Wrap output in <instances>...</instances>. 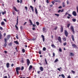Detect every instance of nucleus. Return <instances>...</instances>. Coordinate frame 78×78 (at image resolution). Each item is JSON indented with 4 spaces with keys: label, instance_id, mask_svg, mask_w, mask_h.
Segmentation results:
<instances>
[{
    "label": "nucleus",
    "instance_id": "nucleus-1",
    "mask_svg": "<svg viewBox=\"0 0 78 78\" xmlns=\"http://www.w3.org/2000/svg\"><path fill=\"white\" fill-rule=\"evenodd\" d=\"M16 72L17 74L18 75L19 74V71L20 70V67H17L16 68Z\"/></svg>",
    "mask_w": 78,
    "mask_h": 78
},
{
    "label": "nucleus",
    "instance_id": "nucleus-2",
    "mask_svg": "<svg viewBox=\"0 0 78 78\" xmlns=\"http://www.w3.org/2000/svg\"><path fill=\"white\" fill-rule=\"evenodd\" d=\"M67 14L68 15V16H67V18L69 19H70V17H72V16L70 14H69V13H68V12H66L65 13V15H67Z\"/></svg>",
    "mask_w": 78,
    "mask_h": 78
},
{
    "label": "nucleus",
    "instance_id": "nucleus-3",
    "mask_svg": "<svg viewBox=\"0 0 78 78\" xmlns=\"http://www.w3.org/2000/svg\"><path fill=\"white\" fill-rule=\"evenodd\" d=\"M29 21L30 22V25H33V27H34H34H36V25H34V24H33V23L32 22V21H31V20H29Z\"/></svg>",
    "mask_w": 78,
    "mask_h": 78
},
{
    "label": "nucleus",
    "instance_id": "nucleus-4",
    "mask_svg": "<svg viewBox=\"0 0 78 78\" xmlns=\"http://www.w3.org/2000/svg\"><path fill=\"white\" fill-rule=\"evenodd\" d=\"M4 39L5 43L4 44L3 46L4 47H6L7 46V44H6L7 43V41H6V38H5Z\"/></svg>",
    "mask_w": 78,
    "mask_h": 78
},
{
    "label": "nucleus",
    "instance_id": "nucleus-5",
    "mask_svg": "<svg viewBox=\"0 0 78 78\" xmlns=\"http://www.w3.org/2000/svg\"><path fill=\"white\" fill-rule=\"evenodd\" d=\"M64 33H65V35L66 36V37H68V32H67V31L66 30H65L64 31Z\"/></svg>",
    "mask_w": 78,
    "mask_h": 78
},
{
    "label": "nucleus",
    "instance_id": "nucleus-6",
    "mask_svg": "<svg viewBox=\"0 0 78 78\" xmlns=\"http://www.w3.org/2000/svg\"><path fill=\"white\" fill-rule=\"evenodd\" d=\"M58 40L60 43H62V40L60 37H58Z\"/></svg>",
    "mask_w": 78,
    "mask_h": 78
},
{
    "label": "nucleus",
    "instance_id": "nucleus-7",
    "mask_svg": "<svg viewBox=\"0 0 78 78\" xmlns=\"http://www.w3.org/2000/svg\"><path fill=\"white\" fill-rule=\"evenodd\" d=\"M71 30H72V31H73V34H74L75 31L74 30V28H73V27L71 26Z\"/></svg>",
    "mask_w": 78,
    "mask_h": 78
},
{
    "label": "nucleus",
    "instance_id": "nucleus-8",
    "mask_svg": "<svg viewBox=\"0 0 78 78\" xmlns=\"http://www.w3.org/2000/svg\"><path fill=\"white\" fill-rule=\"evenodd\" d=\"M27 64L28 66H29V65H30V61L29 60V59H27Z\"/></svg>",
    "mask_w": 78,
    "mask_h": 78
},
{
    "label": "nucleus",
    "instance_id": "nucleus-9",
    "mask_svg": "<svg viewBox=\"0 0 78 78\" xmlns=\"http://www.w3.org/2000/svg\"><path fill=\"white\" fill-rule=\"evenodd\" d=\"M11 37V35H8L7 36V38H6V41H8L9 39V38H10V37Z\"/></svg>",
    "mask_w": 78,
    "mask_h": 78
},
{
    "label": "nucleus",
    "instance_id": "nucleus-10",
    "mask_svg": "<svg viewBox=\"0 0 78 78\" xmlns=\"http://www.w3.org/2000/svg\"><path fill=\"white\" fill-rule=\"evenodd\" d=\"M46 32H47V31H46V28H45V27H43V32L46 33Z\"/></svg>",
    "mask_w": 78,
    "mask_h": 78
},
{
    "label": "nucleus",
    "instance_id": "nucleus-11",
    "mask_svg": "<svg viewBox=\"0 0 78 78\" xmlns=\"http://www.w3.org/2000/svg\"><path fill=\"white\" fill-rule=\"evenodd\" d=\"M13 9L15 11H16V12H19V10L17 9L16 7H15V6L13 7Z\"/></svg>",
    "mask_w": 78,
    "mask_h": 78
},
{
    "label": "nucleus",
    "instance_id": "nucleus-12",
    "mask_svg": "<svg viewBox=\"0 0 78 78\" xmlns=\"http://www.w3.org/2000/svg\"><path fill=\"white\" fill-rule=\"evenodd\" d=\"M41 36L42 38L43 42H45V37L43 35H42Z\"/></svg>",
    "mask_w": 78,
    "mask_h": 78
},
{
    "label": "nucleus",
    "instance_id": "nucleus-13",
    "mask_svg": "<svg viewBox=\"0 0 78 78\" xmlns=\"http://www.w3.org/2000/svg\"><path fill=\"white\" fill-rule=\"evenodd\" d=\"M72 14L74 16H76V12L75 11H74L73 12Z\"/></svg>",
    "mask_w": 78,
    "mask_h": 78
},
{
    "label": "nucleus",
    "instance_id": "nucleus-14",
    "mask_svg": "<svg viewBox=\"0 0 78 78\" xmlns=\"http://www.w3.org/2000/svg\"><path fill=\"white\" fill-rule=\"evenodd\" d=\"M40 69L41 72H43L44 71V68L42 66H41L39 68Z\"/></svg>",
    "mask_w": 78,
    "mask_h": 78
},
{
    "label": "nucleus",
    "instance_id": "nucleus-15",
    "mask_svg": "<svg viewBox=\"0 0 78 78\" xmlns=\"http://www.w3.org/2000/svg\"><path fill=\"white\" fill-rule=\"evenodd\" d=\"M61 28H60V32L61 33H62L63 32V27H62V26H61Z\"/></svg>",
    "mask_w": 78,
    "mask_h": 78
},
{
    "label": "nucleus",
    "instance_id": "nucleus-16",
    "mask_svg": "<svg viewBox=\"0 0 78 78\" xmlns=\"http://www.w3.org/2000/svg\"><path fill=\"white\" fill-rule=\"evenodd\" d=\"M72 46L73 47V48H77V46L76 45V44H72Z\"/></svg>",
    "mask_w": 78,
    "mask_h": 78
},
{
    "label": "nucleus",
    "instance_id": "nucleus-17",
    "mask_svg": "<svg viewBox=\"0 0 78 78\" xmlns=\"http://www.w3.org/2000/svg\"><path fill=\"white\" fill-rule=\"evenodd\" d=\"M63 11H64V9H62V10H61V9H60L58 10V12L59 13L60 12H62Z\"/></svg>",
    "mask_w": 78,
    "mask_h": 78
},
{
    "label": "nucleus",
    "instance_id": "nucleus-18",
    "mask_svg": "<svg viewBox=\"0 0 78 78\" xmlns=\"http://www.w3.org/2000/svg\"><path fill=\"white\" fill-rule=\"evenodd\" d=\"M30 7L31 8V10H32V12L34 11V7L32 6V5H30Z\"/></svg>",
    "mask_w": 78,
    "mask_h": 78
},
{
    "label": "nucleus",
    "instance_id": "nucleus-19",
    "mask_svg": "<svg viewBox=\"0 0 78 78\" xmlns=\"http://www.w3.org/2000/svg\"><path fill=\"white\" fill-rule=\"evenodd\" d=\"M31 69H33V66L30 65L29 68V70H31Z\"/></svg>",
    "mask_w": 78,
    "mask_h": 78
},
{
    "label": "nucleus",
    "instance_id": "nucleus-20",
    "mask_svg": "<svg viewBox=\"0 0 78 78\" xmlns=\"http://www.w3.org/2000/svg\"><path fill=\"white\" fill-rule=\"evenodd\" d=\"M6 66L7 68H9V63H7L6 64Z\"/></svg>",
    "mask_w": 78,
    "mask_h": 78
},
{
    "label": "nucleus",
    "instance_id": "nucleus-21",
    "mask_svg": "<svg viewBox=\"0 0 78 78\" xmlns=\"http://www.w3.org/2000/svg\"><path fill=\"white\" fill-rule=\"evenodd\" d=\"M35 11L36 14H37V8H36V7L35 8Z\"/></svg>",
    "mask_w": 78,
    "mask_h": 78
},
{
    "label": "nucleus",
    "instance_id": "nucleus-22",
    "mask_svg": "<svg viewBox=\"0 0 78 78\" xmlns=\"http://www.w3.org/2000/svg\"><path fill=\"white\" fill-rule=\"evenodd\" d=\"M1 25L2 26L5 25V22H2L1 23Z\"/></svg>",
    "mask_w": 78,
    "mask_h": 78
},
{
    "label": "nucleus",
    "instance_id": "nucleus-23",
    "mask_svg": "<svg viewBox=\"0 0 78 78\" xmlns=\"http://www.w3.org/2000/svg\"><path fill=\"white\" fill-rule=\"evenodd\" d=\"M51 46L53 48H56V46H55V45H54V44H53L51 45Z\"/></svg>",
    "mask_w": 78,
    "mask_h": 78
},
{
    "label": "nucleus",
    "instance_id": "nucleus-24",
    "mask_svg": "<svg viewBox=\"0 0 78 78\" xmlns=\"http://www.w3.org/2000/svg\"><path fill=\"white\" fill-rule=\"evenodd\" d=\"M14 42L15 44H16L19 45V42H18V41H14Z\"/></svg>",
    "mask_w": 78,
    "mask_h": 78
},
{
    "label": "nucleus",
    "instance_id": "nucleus-25",
    "mask_svg": "<svg viewBox=\"0 0 78 78\" xmlns=\"http://www.w3.org/2000/svg\"><path fill=\"white\" fill-rule=\"evenodd\" d=\"M3 37V35H2V34L1 33H0V39H2V37Z\"/></svg>",
    "mask_w": 78,
    "mask_h": 78
},
{
    "label": "nucleus",
    "instance_id": "nucleus-26",
    "mask_svg": "<svg viewBox=\"0 0 78 78\" xmlns=\"http://www.w3.org/2000/svg\"><path fill=\"white\" fill-rule=\"evenodd\" d=\"M70 55L71 56H74V54L72 52L70 53Z\"/></svg>",
    "mask_w": 78,
    "mask_h": 78
},
{
    "label": "nucleus",
    "instance_id": "nucleus-27",
    "mask_svg": "<svg viewBox=\"0 0 78 78\" xmlns=\"http://www.w3.org/2000/svg\"><path fill=\"white\" fill-rule=\"evenodd\" d=\"M71 37H72L73 41H74V37H73V35H72Z\"/></svg>",
    "mask_w": 78,
    "mask_h": 78
},
{
    "label": "nucleus",
    "instance_id": "nucleus-28",
    "mask_svg": "<svg viewBox=\"0 0 78 78\" xmlns=\"http://www.w3.org/2000/svg\"><path fill=\"white\" fill-rule=\"evenodd\" d=\"M15 27H16V30H19V28H18V27H17V26L15 25Z\"/></svg>",
    "mask_w": 78,
    "mask_h": 78
},
{
    "label": "nucleus",
    "instance_id": "nucleus-29",
    "mask_svg": "<svg viewBox=\"0 0 78 78\" xmlns=\"http://www.w3.org/2000/svg\"><path fill=\"white\" fill-rule=\"evenodd\" d=\"M44 61L45 62L46 64H48V63L47 62L46 58H44Z\"/></svg>",
    "mask_w": 78,
    "mask_h": 78
},
{
    "label": "nucleus",
    "instance_id": "nucleus-30",
    "mask_svg": "<svg viewBox=\"0 0 78 78\" xmlns=\"http://www.w3.org/2000/svg\"><path fill=\"white\" fill-rule=\"evenodd\" d=\"M36 24L37 26H39V23L38 22H36Z\"/></svg>",
    "mask_w": 78,
    "mask_h": 78
},
{
    "label": "nucleus",
    "instance_id": "nucleus-31",
    "mask_svg": "<svg viewBox=\"0 0 78 78\" xmlns=\"http://www.w3.org/2000/svg\"><path fill=\"white\" fill-rule=\"evenodd\" d=\"M6 11H4V12H2V15H4L5 14H6Z\"/></svg>",
    "mask_w": 78,
    "mask_h": 78
},
{
    "label": "nucleus",
    "instance_id": "nucleus-32",
    "mask_svg": "<svg viewBox=\"0 0 78 78\" xmlns=\"http://www.w3.org/2000/svg\"><path fill=\"white\" fill-rule=\"evenodd\" d=\"M70 26V24H68L67 25V28H69V27Z\"/></svg>",
    "mask_w": 78,
    "mask_h": 78
},
{
    "label": "nucleus",
    "instance_id": "nucleus-33",
    "mask_svg": "<svg viewBox=\"0 0 78 78\" xmlns=\"http://www.w3.org/2000/svg\"><path fill=\"white\" fill-rule=\"evenodd\" d=\"M22 51L23 53H25V49H22Z\"/></svg>",
    "mask_w": 78,
    "mask_h": 78
},
{
    "label": "nucleus",
    "instance_id": "nucleus-34",
    "mask_svg": "<svg viewBox=\"0 0 78 78\" xmlns=\"http://www.w3.org/2000/svg\"><path fill=\"white\" fill-rule=\"evenodd\" d=\"M72 21L73 22H76V19H73Z\"/></svg>",
    "mask_w": 78,
    "mask_h": 78
},
{
    "label": "nucleus",
    "instance_id": "nucleus-35",
    "mask_svg": "<svg viewBox=\"0 0 78 78\" xmlns=\"http://www.w3.org/2000/svg\"><path fill=\"white\" fill-rule=\"evenodd\" d=\"M43 51H45V50H46V48H45V47H43Z\"/></svg>",
    "mask_w": 78,
    "mask_h": 78
},
{
    "label": "nucleus",
    "instance_id": "nucleus-36",
    "mask_svg": "<svg viewBox=\"0 0 78 78\" xmlns=\"http://www.w3.org/2000/svg\"><path fill=\"white\" fill-rule=\"evenodd\" d=\"M61 76L62 78H65V76H64V74H62Z\"/></svg>",
    "mask_w": 78,
    "mask_h": 78
},
{
    "label": "nucleus",
    "instance_id": "nucleus-37",
    "mask_svg": "<svg viewBox=\"0 0 78 78\" xmlns=\"http://www.w3.org/2000/svg\"><path fill=\"white\" fill-rule=\"evenodd\" d=\"M55 16H56L57 17H59V14H55Z\"/></svg>",
    "mask_w": 78,
    "mask_h": 78
},
{
    "label": "nucleus",
    "instance_id": "nucleus-38",
    "mask_svg": "<svg viewBox=\"0 0 78 78\" xmlns=\"http://www.w3.org/2000/svg\"><path fill=\"white\" fill-rule=\"evenodd\" d=\"M62 6L63 7H65V4L64 2H62Z\"/></svg>",
    "mask_w": 78,
    "mask_h": 78
},
{
    "label": "nucleus",
    "instance_id": "nucleus-39",
    "mask_svg": "<svg viewBox=\"0 0 78 78\" xmlns=\"http://www.w3.org/2000/svg\"><path fill=\"white\" fill-rule=\"evenodd\" d=\"M63 40L64 41H66V38H65V37L63 38Z\"/></svg>",
    "mask_w": 78,
    "mask_h": 78
},
{
    "label": "nucleus",
    "instance_id": "nucleus-40",
    "mask_svg": "<svg viewBox=\"0 0 78 78\" xmlns=\"http://www.w3.org/2000/svg\"><path fill=\"white\" fill-rule=\"evenodd\" d=\"M23 69H24V67H23V66H22L21 68V70H23Z\"/></svg>",
    "mask_w": 78,
    "mask_h": 78
},
{
    "label": "nucleus",
    "instance_id": "nucleus-41",
    "mask_svg": "<svg viewBox=\"0 0 78 78\" xmlns=\"http://www.w3.org/2000/svg\"><path fill=\"white\" fill-rule=\"evenodd\" d=\"M66 45H67V43H66V42H65L63 43V45H64V46Z\"/></svg>",
    "mask_w": 78,
    "mask_h": 78
},
{
    "label": "nucleus",
    "instance_id": "nucleus-42",
    "mask_svg": "<svg viewBox=\"0 0 78 78\" xmlns=\"http://www.w3.org/2000/svg\"><path fill=\"white\" fill-rule=\"evenodd\" d=\"M59 51L60 52H62V49H61V48H59Z\"/></svg>",
    "mask_w": 78,
    "mask_h": 78
},
{
    "label": "nucleus",
    "instance_id": "nucleus-43",
    "mask_svg": "<svg viewBox=\"0 0 78 78\" xmlns=\"http://www.w3.org/2000/svg\"><path fill=\"white\" fill-rule=\"evenodd\" d=\"M9 46H12V43H10L9 44Z\"/></svg>",
    "mask_w": 78,
    "mask_h": 78
},
{
    "label": "nucleus",
    "instance_id": "nucleus-44",
    "mask_svg": "<svg viewBox=\"0 0 78 78\" xmlns=\"http://www.w3.org/2000/svg\"><path fill=\"white\" fill-rule=\"evenodd\" d=\"M71 72H72V73H73V74H74L75 73V72L73 70H72Z\"/></svg>",
    "mask_w": 78,
    "mask_h": 78
},
{
    "label": "nucleus",
    "instance_id": "nucleus-45",
    "mask_svg": "<svg viewBox=\"0 0 78 78\" xmlns=\"http://www.w3.org/2000/svg\"><path fill=\"white\" fill-rule=\"evenodd\" d=\"M16 37L17 39H19V37H18V35H17V34H16Z\"/></svg>",
    "mask_w": 78,
    "mask_h": 78
},
{
    "label": "nucleus",
    "instance_id": "nucleus-46",
    "mask_svg": "<svg viewBox=\"0 0 78 78\" xmlns=\"http://www.w3.org/2000/svg\"><path fill=\"white\" fill-rule=\"evenodd\" d=\"M21 62L22 63H23L24 62V60H23V59H22L21 60Z\"/></svg>",
    "mask_w": 78,
    "mask_h": 78
},
{
    "label": "nucleus",
    "instance_id": "nucleus-47",
    "mask_svg": "<svg viewBox=\"0 0 78 78\" xmlns=\"http://www.w3.org/2000/svg\"><path fill=\"white\" fill-rule=\"evenodd\" d=\"M19 22V21H18V20H16V25L17 26V25H18V22Z\"/></svg>",
    "mask_w": 78,
    "mask_h": 78
},
{
    "label": "nucleus",
    "instance_id": "nucleus-48",
    "mask_svg": "<svg viewBox=\"0 0 78 78\" xmlns=\"http://www.w3.org/2000/svg\"><path fill=\"white\" fill-rule=\"evenodd\" d=\"M41 71H38L37 72V73H38V74H40V73H41Z\"/></svg>",
    "mask_w": 78,
    "mask_h": 78
},
{
    "label": "nucleus",
    "instance_id": "nucleus-49",
    "mask_svg": "<svg viewBox=\"0 0 78 78\" xmlns=\"http://www.w3.org/2000/svg\"><path fill=\"white\" fill-rule=\"evenodd\" d=\"M58 60L57 59H55V62H58Z\"/></svg>",
    "mask_w": 78,
    "mask_h": 78
},
{
    "label": "nucleus",
    "instance_id": "nucleus-50",
    "mask_svg": "<svg viewBox=\"0 0 78 78\" xmlns=\"http://www.w3.org/2000/svg\"><path fill=\"white\" fill-rule=\"evenodd\" d=\"M54 56H55V53L53 52V57H54Z\"/></svg>",
    "mask_w": 78,
    "mask_h": 78
},
{
    "label": "nucleus",
    "instance_id": "nucleus-51",
    "mask_svg": "<svg viewBox=\"0 0 78 78\" xmlns=\"http://www.w3.org/2000/svg\"><path fill=\"white\" fill-rule=\"evenodd\" d=\"M0 30H1V31H2L3 30V28L1 27H0Z\"/></svg>",
    "mask_w": 78,
    "mask_h": 78
},
{
    "label": "nucleus",
    "instance_id": "nucleus-52",
    "mask_svg": "<svg viewBox=\"0 0 78 78\" xmlns=\"http://www.w3.org/2000/svg\"><path fill=\"white\" fill-rule=\"evenodd\" d=\"M25 8L26 9V11H27V10H28V8L27 7L25 6Z\"/></svg>",
    "mask_w": 78,
    "mask_h": 78
},
{
    "label": "nucleus",
    "instance_id": "nucleus-53",
    "mask_svg": "<svg viewBox=\"0 0 78 78\" xmlns=\"http://www.w3.org/2000/svg\"><path fill=\"white\" fill-rule=\"evenodd\" d=\"M76 9H77V12H78V6H76Z\"/></svg>",
    "mask_w": 78,
    "mask_h": 78
},
{
    "label": "nucleus",
    "instance_id": "nucleus-54",
    "mask_svg": "<svg viewBox=\"0 0 78 78\" xmlns=\"http://www.w3.org/2000/svg\"><path fill=\"white\" fill-rule=\"evenodd\" d=\"M46 3H49V1L48 0H46Z\"/></svg>",
    "mask_w": 78,
    "mask_h": 78
},
{
    "label": "nucleus",
    "instance_id": "nucleus-55",
    "mask_svg": "<svg viewBox=\"0 0 78 78\" xmlns=\"http://www.w3.org/2000/svg\"><path fill=\"white\" fill-rule=\"evenodd\" d=\"M57 70H58V71H59V72H61V69H60V68H58Z\"/></svg>",
    "mask_w": 78,
    "mask_h": 78
},
{
    "label": "nucleus",
    "instance_id": "nucleus-56",
    "mask_svg": "<svg viewBox=\"0 0 78 78\" xmlns=\"http://www.w3.org/2000/svg\"><path fill=\"white\" fill-rule=\"evenodd\" d=\"M57 28H58V27H56L54 28L55 30H56Z\"/></svg>",
    "mask_w": 78,
    "mask_h": 78
},
{
    "label": "nucleus",
    "instance_id": "nucleus-57",
    "mask_svg": "<svg viewBox=\"0 0 78 78\" xmlns=\"http://www.w3.org/2000/svg\"><path fill=\"white\" fill-rule=\"evenodd\" d=\"M59 9H61L62 8V6H60L59 7H58Z\"/></svg>",
    "mask_w": 78,
    "mask_h": 78
},
{
    "label": "nucleus",
    "instance_id": "nucleus-58",
    "mask_svg": "<svg viewBox=\"0 0 78 78\" xmlns=\"http://www.w3.org/2000/svg\"><path fill=\"white\" fill-rule=\"evenodd\" d=\"M51 3H52V4L54 5L55 4V2L54 1H52Z\"/></svg>",
    "mask_w": 78,
    "mask_h": 78
},
{
    "label": "nucleus",
    "instance_id": "nucleus-59",
    "mask_svg": "<svg viewBox=\"0 0 78 78\" xmlns=\"http://www.w3.org/2000/svg\"><path fill=\"white\" fill-rule=\"evenodd\" d=\"M57 2H58V3H61V1L60 0H58Z\"/></svg>",
    "mask_w": 78,
    "mask_h": 78
},
{
    "label": "nucleus",
    "instance_id": "nucleus-60",
    "mask_svg": "<svg viewBox=\"0 0 78 78\" xmlns=\"http://www.w3.org/2000/svg\"><path fill=\"white\" fill-rule=\"evenodd\" d=\"M22 29H23L22 26H21L20 27V29L21 30H22Z\"/></svg>",
    "mask_w": 78,
    "mask_h": 78
},
{
    "label": "nucleus",
    "instance_id": "nucleus-61",
    "mask_svg": "<svg viewBox=\"0 0 78 78\" xmlns=\"http://www.w3.org/2000/svg\"><path fill=\"white\" fill-rule=\"evenodd\" d=\"M67 78H71V77H70V76H68L67 77Z\"/></svg>",
    "mask_w": 78,
    "mask_h": 78
},
{
    "label": "nucleus",
    "instance_id": "nucleus-62",
    "mask_svg": "<svg viewBox=\"0 0 78 78\" xmlns=\"http://www.w3.org/2000/svg\"><path fill=\"white\" fill-rule=\"evenodd\" d=\"M66 2H67V5H69V1H66Z\"/></svg>",
    "mask_w": 78,
    "mask_h": 78
},
{
    "label": "nucleus",
    "instance_id": "nucleus-63",
    "mask_svg": "<svg viewBox=\"0 0 78 78\" xmlns=\"http://www.w3.org/2000/svg\"><path fill=\"white\" fill-rule=\"evenodd\" d=\"M11 66L12 67H13L14 66V64L13 63H12L11 65Z\"/></svg>",
    "mask_w": 78,
    "mask_h": 78
},
{
    "label": "nucleus",
    "instance_id": "nucleus-64",
    "mask_svg": "<svg viewBox=\"0 0 78 78\" xmlns=\"http://www.w3.org/2000/svg\"><path fill=\"white\" fill-rule=\"evenodd\" d=\"M3 20H4V21H5V22H7V21H6V19H3Z\"/></svg>",
    "mask_w": 78,
    "mask_h": 78
}]
</instances>
